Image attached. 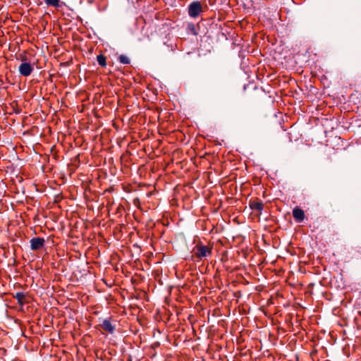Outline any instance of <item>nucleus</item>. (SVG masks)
Listing matches in <instances>:
<instances>
[{"label": "nucleus", "instance_id": "1", "mask_svg": "<svg viewBox=\"0 0 361 361\" xmlns=\"http://www.w3.org/2000/svg\"><path fill=\"white\" fill-rule=\"evenodd\" d=\"M195 256L198 259H202L212 255V247L202 245V243L197 244L193 249Z\"/></svg>", "mask_w": 361, "mask_h": 361}, {"label": "nucleus", "instance_id": "2", "mask_svg": "<svg viewBox=\"0 0 361 361\" xmlns=\"http://www.w3.org/2000/svg\"><path fill=\"white\" fill-rule=\"evenodd\" d=\"M202 12V6L200 1H193L188 6V14L192 18H196Z\"/></svg>", "mask_w": 361, "mask_h": 361}, {"label": "nucleus", "instance_id": "3", "mask_svg": "<svg viewBox=\"0 0 361 361\" xmlns=\"http://www.w3.org/2000/svg\"><path fill=\"white\" fill-rule=\"evenodd\" d=\"M33 70V66L28 62L22 63L18 68L20 74L25 77L30 75Z\"/></svg>", "mask_w": 361, "mask_h": 361}, {"label": "nucleus", "instance_id": "4", "mask_svg": "<svg viewBox=\"0 0 361 361\" xmlns=\"http://www.w3.org/2000/svg\"><path fill=\"white\" fill-rule=\"evenodd\" d=\"M100 326L104 331L111 334H114L116 329V325L111 323L109 318L104 319Z\"/></svg>", "mask_w": 361, "mask_h": 361}, {"label": "nucleus", "instance_id": "5", "mask_svg": "<svg viewBox=\"0 0 361 361\" xmlns=\"http://www.w3.org/2000/svg\"><path fill=\"white\" fill-rule=\"evenodd\" d=\"M45 240L43 238L37 237L30 240V248L32 250H37L44 245Z\"/></svg>", "mask_w": 361, "mask_h": 361}, {"label": "nucleus", "instance_id": "6", "mask_svg": "<svg viewBox=\"0 0 361 361\" xmlns=\"http://www.w3.org/2000/svg\"><path fill=\"white\" fill-rule=\"evenodd\" d=\"M293 216L294 219L295 220V221L298 222V223L302 222L305 218L304 211L302 209L298 208V207L293 209Z\"/></svg>", "mask_w": 361, "mask_h": 361}, {"label": "nucleus", "instance_id": "7", "mask_svg": "<svg viewBox=\"0 0 361 361\" xmlns=\"http://www.w3.org/2000/svg\"><path fill=\"white\" fill-rule=\"evenodd\" d=\"M13 298L16 299L18 304L20 306H23L25 304L28 303V300H27V295L23 292H17Z\"/></svg>", "mask_w": 361, "mask_h": 361}, {"label": "nucleus", "instance_id": "8", "mask_svg": "<svg viewBox=\"0 0 361 361\" xmlns=\"http://www.w3.org/2000/svg\"><path fill=\"white\" fill-rule=\"evenodd\" d=\"M249 205L252 210L257 211L259 213H262L264 209V204L262 201L250 200Z\"/></svg>", "mask_w": 361, "mask_h": 361}, {"label": "nucleus", "instance_id": "9", "mask_svg": "<svg viewBox=\"0 0 361 361\" xmlns=\"http://www.w3.org/2000/svg\"><path fill=\"white\" fill-rule=\"evenodd\" d=\"M97 61L102 67H106V58L103 54H99L97 57Z\"/></svg>", "mask_w": 361, "mask_h": 361}, {"label": "nucleus", "instance_id": "10", "mask_svg": "<svg viewBox=\"0 0 361 361\" xmlns=\"http://www.w3.org/2000/svg\"><path fill=\"white\" fill-rule=\"evenodd\" d=\"M47 6H51L56 8L60 6V0H44Z\"/></svg>", "mask_w": 361, "mask_h": 361}, {"label": "nucleus", "instance_id": "11", "mask_svg": "<svg viewBox=\"0 0 361 361\" xmlns=\"http://www.w3.org/2000/svg\"><path fill=\"white\" fill-rule=\"evenodd\" d=\"M187 32L188 33L192 34L194 35H197V32L195 28V26L193 23H189L187 26Z\"/></svg>", "mask_w": 361, "mask_h": 361}, {"label": "nucleus", "instance_id": "12", "mask_svg": "<svg viewBox=\"0 0 361 361\" xmlns=\"http://www.w3.org/2000/svg\"><path fill=\"white\" fill-rule=\"evenodd\" d=\"M118 61L122 64H129L130 59L126 55H120L118 58Z\"/></svg>", "mask_w": 361, "mask_h": 361}]
</instances>
